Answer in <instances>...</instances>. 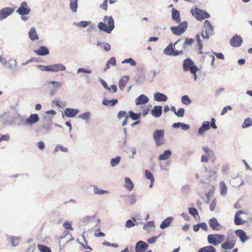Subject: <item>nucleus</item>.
<instances>
[{
  "label": "nucleus",
  "instance_id": "1",
  "mask_svg": "<svg viewBox=\"0 0 252 252\" xmlns=\"http://www.w3.org/2000/svg\"><path fill=\"white\" fill-rule=\"evenodd\" d=\"M98 29L108 33H110L114 29V20L112 16H105L103 18V22H100L98 24Z\"/></svg>",
  "mask_w": 252,
  "mask_h": 252
},
{
  "label": "nucleus",
  "instance_id": "2",
  "mask_svg": "<svg viewBox=\"0 0 252 252\" xmlns=\"http://www.w3.org/2000/svg\"><path fill=\"white\" fill-rule=\"evenodd\" d=\"M180 42V40L176 41L174 44L170 43L163 50V53L167 56H177L183 53V49H176L175 46Z\"/></svg>",
  "mask_w": 252,
  "mask_h": 252
},
{
  "label": "nucleus",
  "instance_id": "3",
  "mask_svg": "<svg viewBox=\"0 0 252 252\" xmlns=\"http://www.w3.org/2000/svg\"><path fill=\"white\" fill-rule=\"evenodd\" d=\"M216 120L215 118L211 119V123L209 121H204L202 126L199 128L198 133L199 135L203 136L205 131L208 130L212 127L214 129H217V126L216 125Z\"/></svg>",
  "mask_w": 252,
  "mask_h": 252
},
{
  "label": "nucleus",
  "instance_id": "4",
  "mask_svg": "<svg viewBox=\"0 0 252 252\" xmlns=\"http://www.w3.org/2000/svg\"><path fill=\"white\" fill-rule=\"evenodd\" d=\"M183 68L185 71L189 70L193 74L195 80L196 79V72L198 71V68L196 66L193 64V62L191 59L188 58L185 60Z\"/></svg>",
  "mask_w": 252,
  "mask_h": 252
},
{
  "label": "nucleus",
  "instance_id": "5",
  "mask_svg": "<svg viewBox=\"0 0 252 252\" xmlns=\"http://www.w3.org/2000/svg\"><path fill=\"white\" fill-rule=\"evenodd\" d=\"M214 34V28L212 25L209 20H206L204 23L202 37L204 39H208L210 36L213 35Z\"/></svg>",
  "mask_w": 252,
  "mask_h": 252
},
{
  "label": "nucleus",
  "instance_id": "6",
  "mask_svg": "<svg viewBox=\"0 0 252 252\" xmlns=\"http://www.w3.org/2000/svg\"><path fill=\"white\" fill-rule=\"evenodd\" d=\"M191 14L193 17L199 21H202L210 17V14L206 11L200 9L197 7L192 9L191 10Z\"/></svg>",
  "mask_w": 252,
  "mask_h": 252
},
{
  "label": "nucleus",
  "instance_id": "7",
  "mask_svg": "<svg viewBox=\"0 0 252 252\" xmlns=\"http://www.w3.org/2000/svg\"><path fill=\"white\" fill-rule=\"evenodd\" d=\"M224 239L225 236L223 234H209L207 237L208 243L214 246H217L221 243Z\"/></svg>",
  "mask_w": 252,
  "mask_h": 252
},
{
  "label": "nucleus",
  "instance_id": "8",
  "mask_svg": "<svg viewBox=\"0 0 252 252\" xmlns=\"http://www.w3.org/2000/svg\"><path fill=\"white\" fill-rule=\"evenodd\" d=\"M188 27V23L183 22L179 24L178 26H172L170 29L174 34L181 35L187 30Z\"/></svg>",
  "mask_w": 252,
  "mask_h": 252
},
{
  "label": "nucleus",
  "instance_id": "9",
  "mask_svg": "<svg viewBox=\"0 0 252 252\" xmlns=\"http://www.w3.org/2000/svg\"><path fill=\"white\" fill-rule=\"evenodd\" d=\"M163 130H156L153 133V138L156 142L157 146H159L164 144Z\"/></svg>",
  "mask_w": 252,
  "mask_h": 252
},
{
  "label": "nucleus",
  "instance_id": "10",
  "mask_svg": "<svg viewBox=\"0 0 252 252\" xmlns=\"http://www.w3.org/2000/svg\"><path fill=\"white\" fill-rule=\"evenodd\" d=\"M235 243L236 240L234 236H228L226 241L221 244V247L225 250H230L234 248Z\"/></svg>",
  "mask_w": 252,
  "mask_h": 252
},
{
  "label": "nucleus",
  "instance_id": "11",
  "mask_svg": "<svg viewBox=\"0 0 252 252\" xmlns=\"http://www.w3.org/2000/svg\"><path fill=\"white\" fill-rule=\"evenodd\" d=\"M31 11V9L28 6L26 1L21 3L20 7L17 9V12L20 15H28Z\"/></svg>",
  "mask_w": 252,
  "mask_h": 252
},
{
  "label": "nucleus",
  "instance_id": "12",
  "mask_svg": "<svg viewBox=\"0 0 252 252\" xmlns=\"http://www.w3.org/2000/svg\"><path fill=\"white\" fill-rule=\"evenodd\" d=\"M243 42L242 38L238 35H235L230 40V44L234 47L240 46Z\"/></svg>",
  "mask_w": 252,
  "mask_h": 252
},
{
  "label": "nucleus",
  "instance_id": "13",
  "mask_svg": "<svg viewBox=\"0 0 252 252\" xmlns=\"http://www.w3.org/2000/svg\"><path fill=\"white\" fill-rule=\"evenodd\" d=\"M149 245L142 241H138L135 245L136 252H145L148 248Z\"/></svg>",
  "mask_w": 252,
  "mask_h": 252
},
{
  "label": "nucleus",
  "instance_id": "14",
  "mask_svg": "<svg viewBox=\"0 0 252 252\" xmlns=\"http://www.w3.org/2000/svg\"><path fill=\"white\" fill-rule=\"evenodd\" d=\"M15 9L12 7H5L0 10V19L2 20L11 14H12Z\"/></svg>",
  "mask_w": 252,
  "mask_h": 252
},
{
  "label": "nucleus",
  "instance_id": "15",
  "mask_svg": "<svg viewBox=\"0 0 252 252\" xmlns=\"http://www.w3.org/2000/svg\"><path fill=\"white\" fill-rule=\"evenodd\" d=\"M39 120V118L38 115L36 114H31L28 119L25 120V123L26 125L32 126L38 122Z\"/></svg>",
  "mask_w": 252,
  "mask_h": 252
},
{
  "label": "nucleus",
  "instance_id": "16",
  "mask_svg": "<svg viewBox=\"0 0 252 252\" xmlns=\"http://www.w3.org/2000/svg\"><path fill=\"white\" fill-rule=\"evenodd\" d=\"M48 70L53 72H58L60 71H63L65 69V67L61 63L55 64L48 65Z\"/></svg>",
  "mask_w": 252,
  "mask_h": 252
},
{
  "label": "nucleus",
  "instance_id": "17",
  "mask_svg": "<svg viewBox=\"0 0 252 252\" xmlns=\"http://www.w3.org/2000/svg\"><path fill=\"white\" fill-rule=\"evenodd\" d=\"M235 234L240 238L242 243L245 242L249 239V237L247 235L246 232L242 229L236 230L235 231Z\"/></svg>",
  "mask_w": 252,
  "mask_h": 252
},
{
  "label": "nucleus",
  "instance_id": "18",
  "mask_svg": "<svg viewBox=\"0 0 252 252\" xmlns=\"http://www.w3.org/2000/svg\"><path fill=\"white\" fill-rule=\"evenodd\" d=\"M209 224L210 227L214 230H219L220 229L221 226L218 222L217 220L215 218H213L209 220Z\"/></svg>",
  "mask_w": 252,
  "mask_h": 252
},
{
  "label": "nucleus",
  "instance_id": "19",
  "mask_svg": "<svg viewBox=\"0 0 252 252\" xmlns=\"http://www.w3.org/2000/svg\"><path fill=\"white\" fill-rule=\"evenodd\" d=\"M79 113L77 109L66 108L64 110V114L67 117L72 118L75 117Z\"/></svg>",
  "mask_w": 252,
  "mask_h": 252
},
{
  "label": "nucleus",
  "instance_id": "20",
  "mask_svg": "<svg viewBox=\"0 0 252 252\" xmlns=\"http://www.w3.org/2000/svg\"><path fill=\"white\" fill-rule=\"evenodd\" d=\"M149 101V98L144 94H141L135 99L136 105L144 104Z\"/></svg>",
  "mask_w": 252,
  "mask_h": 252
},
{
  "label": "nucleus",
  "instance_id": "21",
  "mask_svg": "<svg viewBox=\"0 0 252 252\" xmlns=\"http://www.w3.org/2000/svg\"><path fill=\"white\" fill-rule=\"evenodd\" d=\"M244 213V211L242 210L238 211L236 213L234 218V222L235 224L241 225L245 223V221L242 220L239 217L240 215Z\"/></svg>",
  "mask_w": 252,
  "mask_h": 252
},
{
  "label": "nucleus",
  "instance_id": "22",
  "mask_svg": "<svg viewBox=\"0 0 252 252\" xmlns=\"http://www.w3.org/2000/svg\"><path fill=\"white\" fill-rule=\"evenodd\" d=\"M152 115L156 117H159L162 114V107L160 106H155L151 111Z\"/></svg>",
  "mask_w": 252,
  "mask_h": 252
},
{
  "label": "nucleus",
  "instance_id": "23",
  "mask_svg": "<svg viewBox=\"0 0 252 252\" xmlns=\"http://www.w3.org/2000/svg\"><path fill=\"white\" fill-rule=\"evenodd\" d=\"M34 52L38 56H45L49 54L48 48L45 46H41Z\"/></svg>",
  "mask_w": 252,
  "mask_h": 252
},
{
  "label": "nucleus",
  "instance_id": "24",
  "mask_svg": "<svg viewBox=\"0 0 252 252\" xmlns=\"http://www.w3.org/2000/svg\"><path fill=\"white\" fill-rule=\"evenodd\" d=\"M124 117L125 120L122 123V126H125L126 125L127 122V120L128 118V116L127 115V113L126 111H120L118 114V118L119 119H122V118Z\"/></svg>",
  "mask_w": 252,
  "mask_h": 252
},
{
  "label": "nucleus",
  "instance_id": "25",
  "mask_svg": "<svg viewBox=\"0 0 252 252\" xmlns=\"http://www.w3.org/2000/svg\"><path fill=\"white\" fill-rule=\"evenodd\" d=\"M154 99L158 101H165L167 99V97L163 94L157 93L154 94Z\"/></svg>",
  "mask_w": 252,
  "mask_h": 252
},
{
  "label": "nucleus",
  "instance_id": "26",
  "mask_svg": "<svg viewBox=\"0 0 252 252\" xmlns=\"http://www.w3.org/2000/svg\"><path fill=\"white\" fill-rule=\"evenodd\" d=\"M129 80V77L127 76H123L121 78L119 82V87L121 90H123Z\"/></svg>",
  "mask_w": 252,
  "mask_h": 252
},
{
  "label": "nucleus",
  "instance_id": "27",
  "mask_svg": "<svg viewBox=\"0 0 252 252\" xmlns=\"http://www.w3.org/2000/svg\"><path fill=\"white\" fill-rule=\"evenodd\" d=\"M172 19L178 23L181 22L180 13L174 8L172 10Z\"/></svg>",
  "mask_w": 252,
  "mask_h": 252
},
{
  "label": "nucleus",
  "instance_id": "28",
  "mask_svg": "<svg viewBox=\"0 0 252 252\" xmlns=\"http://www.w3.org/2000/svg\"><path fill=\"white\" fill-rule=\"evenodd\" d=\"M125 187L129 191H131L134 188V184L129 177L125 178Z\"/></svg>",
  "mask_w": 252,
  "mask_h": 252
},
{
  "label": "nucleus",
  "instance_id": "29",
  "mask_svg": "<svg viewBox=\"0 0 252 252\" xmlns=\"http://www.w3.org/2000/svg\"><path fill=\"white\" fill-rule=\"evenodd\" d=\"M29 36L32 40H34L38 39V36L34 28H32L30 29L29 32Z\"/></svg>",
  "mask_w": 252,
  "mask_h": 252
},
{
  "label": "nucleus",
  "instance_id": "30",
  "mask_svg": "<svg viewBox=\"0 0 252 252\" xmlns=\"http://www.w3.org/2000/svg\"><path fill=\"white\" fill-rule=\"evenodd\" d=\"M171 155V152L169 150H165L163 154L159 155L158 159L159 160H164L168 159Z\"/></svg>",
  "mask_w": 252,
  "mask_h": 252
},
{
  "label": "nucleus",
  "instance_id": "31",
  "mask_svg": "<svg viewBox=\"0 0 252 252\" xmlns=\"http://www.w3.org/2000/svg\"><path fill=\"white\" fill-rule=\"evenodd\" d=\"M118 103V100L117 99H113L109 100L106 99H104L102 101V104L104 105L114 106Z\"/></svg>",
  "mask_w": 252,
  "mask_h": 252
},
{
  "label": "nucleus",
  "instance_id": "32",
  "mask_svg": "<svg viewBox=\"0 0 252 252\" xmlns=\"http://www.w3.org/2000/svg\"><path fill=\"white\" fill-rule=\"evenodd\" d=\"M198 252H216V250L214 247L209 246L199 249Z\"/></svg>",
  "mask_w": 252,
  "mask_h": 252
},
{
  "label": "nucleus",
  "instance_id": "33",
  "mask_svg": "<svg viewBox=\"0 0 252 252\" xmlns=\"http://www.w3.org/2000/svg\"><path fill=\"white\" fill-rule=\"evenodd\" d=\"M155 227L154 222L153 221H150L147 222L143 226L145 230L150 231Z\"/></svg>",
  "mask_w": 252,
  "mask_h": 252
},
{
  "label": "nucleus",
  "instance_id": "34",
  "mask_svg": "<svg viewBox=\"0 0 252 252\" xmlns=\"http://www.w3.org/2000/svg\"><path fill=\"white\" fill-rule=\"evenodd\" d=\"M78 0H70V8L74 12H76L78 7Z\"/></svg>",
  "mask_w": 252,
  "mask_h": 252
},
{
  "label": "nucleus",
  "instance_id": "35",
  "mask_svg": "<svg viewBox=\"0 0 252 252\" xmlns=\"http://www.w3.org/2000/svg\"><path fill=\"white\" fill-rule=\"evenodd\" d=\"M129 116L130 118L133 120H138L141 115L140 113H135L132 111H129L128 112Z\"/></svg>",
  "mask_w": 252,
  "mask_h": 252
},
{
  "label": "nucleus",
  "instance_id": "36",
  "mask_svg": "<svg viewBox=\"0 0 252 252\" xmlns=\"http://www.w3.org/2000/svg\"><path fill=\"white\" fill-rule=\"evenodd\" d=\"M145 174L146 177L150 180L151 185L150 187H152L153 184L154 182V178L153 174L149 170H146L145 172Z\"/></svg>",
  "mask_w": 252,
  "mask_h": 252
},
{
  "label": "nucleus",
  "instance_id": "37",
  "mask_svg": "<svg viewBox=\"0 0 252 252\" xmlns=\"http://www.w3.org/2000/svg\"><path fill=\"white\" fill-rule=\"evenodd\" d=\"M195 38H196V41H197V43L198 44V50H199V53L200 54H203V51H202V48H203V45H202V44L201 43V41L200 40V36L199 34H196V36H195Z\"/></svg>",
  "mask_w": 252,
  "mask_h": 252
},
{
  "label": "nucleus",
  "instance_id": "38",
  "mask_svg": "<svg viewBox=\"0 0 252 252\" xmlns=\"http://www.w3.org/2000/svg\"><path fill=\"white\" fill-rule=\"evenodd\" d=\"M171 219L169 218H167L166 219L164 220L162 223H161L160 225V228L162 229H163L165 228L166 227H168L169 224L171 223Z\"/></svg>",
  "mask_w": 252,
  "mask_h": 252
},
{
  "label": "nucleus",
  "instance_id": "39",
  "mask_svg": "<svg viewBox=\"0 0 252 252\" xmlns=\"http://www.w3.org/2000/svg\"><path fill=\"white\" fill-rule=\"evenodd\" d=\"M116 64V59L114 57H112L109 59V60L106 63V68L104 69V71H105L107 69L110 68V66L112 65L114 66Z\"/></svg>",
  "mask_w": 252,
  "mask_h": 252
},
{
  "label": "nucleus",
  "instance_id": "40",
  "mask_svg": "<svg viewBox=\"0 0 252 252\" xmlns=\"http://www.w3.org/2000/svg\"><path fill=\"white\" fill-rule=\"evenodd\" d=\"M252 126V120L250 118H247L245 120L242 126L243 128H245Z\"/></svg>",
  "mask_w": 252,
  "mask_h": 252
},
{
  "label": "nucleus",
  "instance_id": "41",
  "mask_svg": "<svg viewBox=\"0 0 252 252\" xmlns=\"http://www.w3.org/2000/svg\"><path fill=\"white\" fill-rule=\"evenodd\" d=\"M220 188L221 194L222 195H225L227 192V187L223 182H220Z\"/></svg>",
  "mask_w": 252,
  "mask_h": 252
},
{
  "label": "nucleus",
  "instance_id": "42",
  "mask_svg": "<svg viewBox=\"0 0 252 252\" xmlns=\"http://www.w3.org/2000/svg\"><path fill=\"white\" fill-rule=\"evenodd\" d=\"M203 150L205 153L206 155L208 156V157H211L214 156L213 151L211 150L208 146H204L203 147Z\"/></svg>",
  "mask_w": 252,
  "mask_h": 252
},
{
  "label": "nucleus",
  "instance_id": "43",
  "mask_svg": "<svg viewBox=\"0 0 252 252\" xmlns=\"http://www.w3.org/2000/svg\"><path fill=\"white\" fill-rule=\"evenodd\" d=\"M37 247L41 252H51L50 248L45 246L38 245Z\"/></svg>",
  "mask_w": 252,
  "mask_h": 252
},
{
  "label": "nucleus",
  "instance_id": "44",
  "mask_svg": "<svg viewBox=\"0 0 252 252\" xmlns=\"http://www.w3.org/2000/svg\"><path fill=\"white\" fill-rule=\"evenodd\" d=\"M128 203L130 204H133L136 201V196L134 194H131L128 197Z\"/></svg>",
  "mask_w": 252,
  "mask_h": 252
},
{
  "label": "nucleus",
  "instance_id": "45",
  "mask_svg": "<svg viewBox=\"0 0 252 252\" xmlns=\"http://www.w3.org/2000/svg\"><path fill=\"white\" fill-rule=\"evenodd\" d=\"M182 102L184 104L189 105L191 102V101L188 95H184L182 97Z\"/></svg>",
  "mask_w": 252,
  "mask_h": 252
},
{
  "label": "nucleus",
  "instance_id": "46",
  "mask_svg": "<svg viewBox=\"0 0 252 252\" xmlns=\"http://www.w3.org/2000/svg\"><path fill=\"white\" fill-rule=\"evenodd\" d=\"M108 192V191L102 190L96 186H94V192L96 194H102Z\"/></svg>",
  "mask_w": 252,
  "mask_h": 252
},
{
  "label": "nucleus",
  "instance_id": "47",
  "mask_svg": "<svg viewBox=\"0 0 252 252\" xmlns=\"http://www.w3.org/2000/svg\"><path fill=\"white\" fill-rule=\"evenodd\" d=\"M121 158L120 157H116L114 158H112L111 160V164L112 166H115L117 165L120 160Z\"/></svg>",
  "mask_w": 252,
  "mask_h": 252
},
{
  "label": "nucleus",
  "instance_id": "48",
  "mask_svg": "<svg viewBox=\"0 0 252 252\" xmlns=\"http://www.w3.org/2000/svg\"><path fill=\"white\" fill-rule=\"evenodd\" d=\"M194 40L192 38H186L185 39V42H184L183 46V48H184L186 46V45H191L193 42Z\"/></svg>",
  "mask_w": 252,
  "mask_h": 252
},
{
  "label": "nucleus",
  "instance_id": "49",
  "mask_svg": "<svg viewBox=\"0 0 252 252\" xmlns=\"http://www.w3.org/2000/svg\"><path fill=\"white\" fill-rule=\"evenodd\" d=\"M189 211L190 214L194 216L195 218L196 216H198V213L196 209L194 208H189Z\"/></svg>",
  "mask_w": 252,
  "mask_h": 252
},
{
  "label": "nucleus",
  "instance_id": "50",
  "mask_svg": "<svg viewBox=\"0 0 252 252\" xmlns=\"http://www.w3.org/2000/svg\"><path fill=\"white\" fill-rule=\"evenodd\" d=\"M185 114V109L184 108L179 109L176 111L175 115L178 117H183Z\"/></svg>",
  "mask_w": 252,
  "mask_h": 252
},
{
  "label": "nucleus",
  "instance_id": "51",
  "mask_svg": "<svg viewBox=\"0 0 252 252\" xmlns=\"http://www.w3.org/2000/svg\"><path fill=\"white\" fill-rule=\"evenodd\" d=\"M61 150V151L63 152H67L68 151L67 148L63 147L62 145H57L55 149V151H59Z\"/></svg>",
  "mask_w": 252,
  "mask_h": 252
},
{
  "label": "nucleus",
  "instance_id": "52",
  "mask_svg": "<svg viewBox=\"0 0 252 252\" xmlns=\"http://www.w3.org/2000/svg\"><path fill=\"white\" fill-rule=\"evenodd\" d=\"M63 226L66 229H69L71 231L73 230V228L71 227V223L68 221H65V222H64V223L63 224Z\"/></svg>",
  "mask_w": 252,
  "mask_h": 252
},
{
  "label": "nucleus",
  "instance_id": "53",
  "mask_svg": "<svg viewBox=\"0 0 252 252\" xmlns=\"http://www.w3.org/2000/svg\"><path fill=\"white\" fill-rule=\"evenodd\" d=\"M129 63L132 66L136 65V62L131 58L125 60L123 62V63Z\"/></svg>",
  "mask_w": 252,
  "mask_h": 252
},
{
  "label": "nucleus",
  "instance_id": "54",
  "mask_svg": "<svg viewBox=\"0 0 252 252\" xmlns=\"http://www.w3.org/2000/svg\"><path fill=\"white\" fill-rule=\"evenodd\" d=\"M135 225L134 222H133L131 220H128L126 222V226L127 228H130L135 226Z\"/></svg>",
  "mask_w": 252,
  "mask_h": 252
},
{
  "label": "nucleus",
  "instance_id": "55",
  "mask_svg": "<svg viewBox=\"0 0 252 252\" xmlns=\"http://www.w3.org/2000/svg\"><path fill=\"white\" fill-rule=\"evenodd\" d=\"M90 117V113L89 112H86L85 113H83L79 116V118H82L84 120H88L89 119Z\"/></svg>",
  "mask_w": 252,
  "mask_h": 252
},
{
  "label": "nucleus",
  "instance_id": "56",
  "mask_svg": "<svg viewBox=\"0 0 252 252\" xmlns=\"http://www.w3.org/2000/svg\"><path fill=\"white\" fill-rule=\"evenodd\" d=\"M232 110V107L230 106H229V105L226 106L224 107L223 108V109H222L221 113V115H223L227 112L228 110Z\"/></svg>",
  "mask_w": 252,
  "mask_h": 252
},
{
  "label": "nucleus",
  "instance_id": "57",
  "mask_svg": "<svg viewBox=\"0 0 252 252\" xmlns=\"http://www.w3.org/2000/svg\"><path fill=\"white\" fill-rule=\"evenodd\" d=\"M217 205V201L216 200H214L210 205V209L211 211H214L215 207Z\"/></svg>",
  "mask_w": 252,
  "mask_h": 252
},
{
  "label": "nucleus",
  "instance_id": "58",
  "mask_svg": "<svg viewBox=\"0 0 252 252\" xmlns=\"http://www.w3.org/2000/svg\"><path fill=\"white\" fill-rule=\"evenodd\" d=\"M89 25V22L87 21H81L77 24V25L81 27H86Z\"/></svg>",
  "mask_w": 252,
  "mask_h": 252
},
{
  "label": "nucleus",
  "instance_id": "59",
  "mask_svg": "<svg viewBox=\"0 0 252 252\" xmlns=\"http://www.w3.org/2000/svg\"><path fill=\"white\" fill-rule=\"evenodd\" d=\"M207 155H203L201 157V161L202 162H207L209 161V158Z\"/></svg>",
  "mask_w": 252,
  "mask_h": 252
},
{
  "label": "nucleus",
  "instance_id": "60",
  "mask_svg": "<svg viewBox=\"0 0 252 252\" xmlns=\"http://www.w3.org/2000/svg\"><path fill=\"white\" fill-rule=\"evenodd\" d=\"M9 139L8 135L5 134L0 136V142L1 141H8Z\"/></svg>",
  "mask_w": 252,
  "mask_h": 252
},
{
  "label": "nucleus",
  "instance_id": "61",
  "mask_svg": "<svg viewBox=\"0 0 252 252\" xmlns=\"http://www.w3.org/2000/svg\"><path fill=\"white\" fill-rule=\"evenodd\" d=\"M49 84H53L54 86H55L56 88H59L62 86V83L59 82L57 81H52L50 82Z\"/></svg>",
  "mask_w": 252,
  "mask_h": 252
},
{
  "label": "nucleus",
  "instance_id": "62",
  "mask_svg": "<svg viewBox=\"0 0 252 252\" xmlns=\"http://www.w3.org/2000/svg\"><path fill=\"white\" fill-rule=\"evenodd\" d=\"M180 125L182 129L184 130H187L189 128V126L186 124L181 123Z\"/></svg>",
  "mask_w": 252,
  "mask_h": 252
},
{
  "label": "nucleus",
  "instance_id": "63",
  "mask_svg": "<svg viewBox=\"0 0 252 252\" xmlns=\"http://www.w3.org/2000/svg\"><path fill=\"white\" fill-rule=\"evenodd\" d=\"M121 252H134V251L133 250L132 247H126L125 249L122 250Z\"/></svg>",
  "mask_w": 252,
  "mask_h": 252
},
{
  "label": "nucleus",
  "instance_id": "64",
  "mask_svg": "<svg viewBox=\"0 0 252 252\" xmlns=\"http://www.w3.org/2000/svg\"><path fill=\"white\" fill-rule=\"evenodd\" d=\"M35 248V246L34 245L30 246L27 250H26V252H33Z\"/></svg>",
  "mask_w": 252,
  "mask_h": 252
}]
</instances>
